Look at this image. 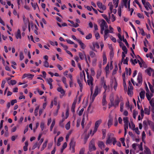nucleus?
I'll list each match as a JSON object with an SVG mask.
<instances>
[{
  "label": "nucleus",
  "instance_id": "nucleus-1",
  "mask_svg": "<svg viewBox=\"0 0 154 154\" xmlns=\"http://www.w3.org/2000/svg\"><path fill=\"white\" fill-rule=\"evenodd\" d=\"M119 0H113V3L111 2L108 5L110 11L108 13L109 18L111 20L112 22H114L116 20V17L114 14H112L111 15V14L112 13L115 14L116 13L117 10L116 8L118 6Z\"/></svg>",
  "mask_w": 154,
  "mask_h": 154
},
{
  "label": "nucleus",
  "instance_id": "nucleus-2",
  "mask_svg": "<svg viewBox=\"0 0 154 154\" xmlns=\"http://www.w3.org/2000/svg\"><path fill=\"white\" fill-rule=\"evenodd\" d=\"M85 74L84 71H83L80 74V79H78L77 82L79 85V86L80 87V90L81 91H82V89L83 88V85L82 82L83 81L86 82V79L85 78Z\"/></svg>",
  "mask_w": 154,
  "mask_h": 154
},
{
  "label": "nucleus",
  "instance_id": "nucleus-3",
  "mask_svg": "<svg viewBox=\"0 0 154 154\" xmlns=\"http://www.w3.org/2000/svg\"><path fill=\"white\" fill-rule=\"evenodd\" d=\"M131 81L134 86L136 85L137 86L140 87L142 84L143 82V79L142 76V74L141 72H139L138 75L137 81L138 83H136L134 82V80L131 79Z\"/></svg>",
  "mask_w": 154,
  "mask_h": 154
},
{
  "label": "nucleus",
  "instance_id": "nucleus-4",
  "mask_svg": "<svg viewBox=\"0 0 154 154\" xmlns=\"http://www.w3.org/2000/svg\"><path fill=\"white\" fill-rule=\"evenodd\" d=\"M112 134H111L108 135V137L107 139L106 142L107 145H111L112 143L113 145H114L117 142L116 139L115 137L112 136Z\"/></svg>",
  "mask_w": 154,
  "mask_h": 154
},
{
  "label": "nucleus",
  "instance_id": "nucleus-5",
  "mask_svg": "<svg viewBox=\"0 0 154 154\" xmlns=\"http://www.w3.org/2000/svg\"><path fill=\"white\" fill-rule=\"evenodd\" d=\"M144 113L145 114L149 115L150 114L149 109L148 108L146 107L144 108V110H143V108H141L140 110L141 116L140 115L138 116V120H140L143 118Z\"/></svg>",
  "mask_w": 154,
  "mask_h": 154
},
{
  "label": "nucleus",
  "instance_id": "nucleus-6",
  "mask_svg": "<svg viewBox=\"0 0 154 154\" xmlns=\"http://www.w3.org/2000/svg\"><path fill=\"white\" fill-rule=\"evenodd\" d=\"M87 76L88 80H87V83L90 86L91 88V94H93V79L92 77L89 76V74L87 72Z\"/></svg>",
  "mask_w": 154,
  "mask_h": 154
},
{
  "label": "nucleus",
  "instance_id": "nucleus-7",
  "mask_svg": "<svg viewBox=\"0 0 154 154\" xmlns=\"http://www.w3.org/2000/svg\"><path fill=\"white\" fill-rule=\"evenodd\" d=\"M153 96L152 93H151L150 95H149L148 93L146 94V96L148 100L149 101V103L152 107V111L154 113V97L151 99Z\"/></svg>",
  "mask_w": 154,
  "mask_h": 154
},
{
  "label": "nucleus",
  "instance_id": "nucleus-8",
  "mask_svg": "<svg viewBox=\"0 0 154 154\" xmlns=\"http://www.w3.org/2000/svg\"><path fill=\"white\" fill-rule=\"evenodd\" d=\"M98 22L100 25V29H108V26L106 22L103 19H99Z\"/></svg>",
  "mask_w": 154,
  "mask_h": 154
},
{
  "label": "nucleus",
  "instance_id": "nucleus-9",
  "mask_svg": "<svg viewBox=\"0 0 154 154\" xmlns=\"http://www.w3.org/2000/svg\"><path fill=\"white\" fill-rule=\"evenodd\" d=\"M118 86V84L116 79H114L110 81V88L111 90L113 88L115 91H116Z\"/></svg>",
  "mask_w": 154,
  "mask_h": 154
},
{
  "label": "nucleus",
  "instance_id": "nucleus-10",
  "mask_svg": "<svg viewBox=\"0 0 154 154\" xmlns=\"http://www.w3.org/2000/svg\"><path fill=\"white\" fill-rule=\"evenodd\" d=\"M89 149L90 151H91L96 149L94 145V140H92L90 142L89 145Z\"/></svg>",
  "mask_w": 154,
  "mask_h": 154
},
{
  "label": "nucleus",
  "instance_id": "nucleus-11",
  "mask_svg": "<svg viewBox=\"0 0 154 154\" xmlns=\"http://www.w3.org/2000/svg\"><path fill=\"white\" fill-rule=\"evenodd\" d=\"M75 142L73 140H72L70 143V149L72 153H73L75 152Z\"/></svg>",
  "mask_w": 154,
  "mask_h": 154
},
{
  "label": "nucleus",
  "instance_id": "nucleus-12",
  "mask_svg": "<svg viewBox=\"0 0 154 154\" xmlns=\"http://www.w3.org/2000/svg\"><path fill=\"white\" fill-rule=\"evenodd\" d=\"M93 46H90V48L93 50L97 52V51L95 50V48L99 49L100 48L99 46L98 43L97 42H93Z\"/></svg>",
  "mask_w": 154,
  "mask_h": 154
},
{
  "label": "nucleus",
  "instance_id": "nucleus-13",
  "mask_svg": "<svg viewBox=\"0 0 154 154\" xmlns=\"http://www.w3.org/2000/svg\"><path fill=\"white\" fill-rule=\"evenodd\" d=\"M146 72L149 76H154V70L151 68H149L146 69Z\"/></svg>",
  "mask_w": 154,
  "mask_h": 154
},
{
  "label": "nucleus",
  "instance_id": "nucleus-14",
  "mask_svg": "<svg viewBox=\"0 0 154 154\" xmlns=\"http://www.w3.org/2000/svg\"><path fill=\"white\" fill-rule=\"evenodd\" d=\"M23 19L25 26L23 27V31H24L27 28L28 23H29V22L28 20L26 19V18L24 16H23Z\"/></svg>",
  "mask_w": 154,
  "mask_h": 154
},
{
  "label": "nucleus",
  "instance_id": "nucleus-15",
  "mask_svg": "<svg viewBox=\"0 0 154 154\" xmlns=\"http://www.w3.org/2000/svg\"><path fill=\"white\" fill-rule=\"evenodd\" d=\"M104 78H103L102 79L101 81L102 82V84H103V88L105 90V91L107 92L109 91L110 90V87L108 86L107 87L105 84V82L104 81Z\"/></svg>",
  "mask_w": 154,
  "mask_h": 154
},
{
  "label": "nucleus",
  "instance_id": "nucleus-16",
  "mask_svg": "<svg viewBox=\"0 0 154 154\" xmlns=\"http://www.w3.org/2000/svg\"><path fill=\"white\" fill-rule=\"evenodd\" d=\"M97 5L98 8L100 9H102L103 10H105L106 9V7L105 5H103L102 3L98 2L97 3Z\"/></svg>",
  "mask_w": 154,
  "mask_h": 154
},
{
  "label": "nucleus",
  "instance_id": "nucleus-17",
  "mask_svg": "<svg viewBox=\"0 0 154 154\" xmlns=\"http://www.w3.org/2000/svg\"><path fill=\"white\" fill-rule=\"evenodd\" d=\"M57 91L59 92H60V93L62 94L60 96V97L61 98L65 94V91L61 87H59L57 88Z\"/></svg>",
  "mask_w": 154,
  "mask_h": 154
},
{
  "label": "nucleus",
  "instance_id": "nucleus-18",
  "mask_svg": "<svg viewBox=\"0 0 154 154\" xmlns=\"http://www.w3.org/2000/svg\"><path fill=\"white\" fill-rule=\"evenodd\" d=\"M109 29H106L104 31V34H103V37L104 39L106 40V39L109 36Z\"/></svg>",
  "mask_w": 154,
  "mask_h": 154
},
{
  "label": "nucleus",
  "instance_id": "nucleus-19",
  "mask_svg": "<svg viewBox=\"0 0 154 154\" xmlns=\"http://www.w3.org/2000/svg\"><path fill=\"white\" fill-rule=\"evenodd\" d=\"M34 76V75L30 74H25L23 77L22 79H24L27 78V79H32Z\"/></svg>",
  "mask_w": 154,
  "mask_h": 154
},
{
  "label": "nucleus",
  "instance_id": "nucleus-20",
  "mask_svg": "<svg viewBox=\"0 0 154 154\" xmlns=\"http://www.w3.org/2000/svg\"><path fill=\"white\" fill-rule=\"evenodd\" d=\"M123 2L126 8H128V9H130V0H123Z\"/></svg>",
  "mask_w": 154,
  "mask_h": 154
},
{
  "label": "nucleus",
  "instance_id": "nucleus-21",
  "mask_svg": "<svg viewBox=\"0 0 154 154\" xmlns=\"http://www.w3.org/2000/svg\"><path fill=\"white\" fill-rule=\"evenodd\" d=\"M100 92V89L99 88L98 86H96L95 87L94 92L93 94L97 96Z\"/></svg>",
  "mask_w": 154,
  "mask_h": 154
},
{
  "label": "nucleus",
  "instance_id": "nucleus-22",
  "mask_svg": "<svg viewBox=\"0 0 154 154\" xmlns=\"http://www.w3.org/2000/svg\"><path fill=\"white\" fill-rule=\"evenodd\" d=\"M123 121L124 123V126L128 127V118L127 117H125L123 118Z\"/></svg>",
  "mask_w": 154,
  "mask_h": 154
},
{
  "label": "nucleus",
  "instance_id": "nucleus-23",
  "mask_svg": "<svg viewBox=\"0 0 154 154\" xmlns=\"http://www.w3.org/2000/svg\"><path fill=\"white\" fill-rule=\"evenodd\" d=\"M98 145L101 149H103L105 148V145L102 141H99L98 143Z\"/></svg>",
  "mask_w": 154,
  "mask_h": 154
},
{
  "label": "nucleus",
  "instance_id": "nucleus-24",
  "mask_svg": "<svg viewBox=\"0 0 154 154\" xmlns=\"http://www.w3.org/2000/svg\"><path fill=\"white\" fill-rule=\"evenodd\" d=\"M122 78L123 79V85L125 90H127V86L125 83V74L124 73L123 74Z\"/></svg>",
  "mask_w": 154,
  "mask_h": 154
},
{
  "label": "nucleus",
  "instance_id": "nucleus-25",
  "mask_svg": "<svg viewBox=\"0 0 154 154\" xmlns=\"http://www.w3.org/2000/svg\"><path fill=\"white\" fill-rule=\"evenodd\" d=\"M112 121H113V119L111 117V116H109V119L108 121V128H109L110 127L111 125L112 124Z\"/></svg>",
  "mask_w": 154,
  "mask_h": 154
},
{
  "label": "nucleus",
  "instance_id": "nucleus-26",
  "mask_svg": "<svg viewBox=\"0 0 154 154\" xmlns=\"http://www.w3.org/2000/svg\"><path fill=\"white\" fill-rule=\"evenodd\" d=\"M78 43L79 44L82 49H85L86 47V45L82 42L81 40L78 41Z\"/></svg>",
  "mask_w": 154,
  "mask_h": 154
},
{
  "label": "nucleus",
  "instance_id": "nucleus-27",
  "mask_svg": "<svg viewBox=\"0 0 154 154\" xmlns=\"http://www.w3.org/2000/svg\"><path fill=\"white\" fill-rule=\"evenodd\" d=\"M102 122V120L100 119L96 121L95 123L94 127L98 128Z\"/></svg>",
  "mask_w": 154,
  "mask_h": 154
},
{
  "label": "nucleus",
  "instance_id": "nucleus-28",
  "mask_svg": "<svg viewBox=\"0 0 154 154\" xmlns=\"http://www.w3.org/2000/svg\"><path fill=\"white\" fill-rule=\"evenodd\" d=\"M61 80L63 82V83L64 84L66 88H67L68 87V85L66 83V78L64 77H63L62 78Z\"/></svg>",
  "mask_w": 154,
  "mask_h": 154
},
{
  "label": "nucleus",
  "instance_id": "nucleus-29",
  "mask_svg": "<svg viewBox=\"0 0 154 154\" xmlns=\"http://www.w3.org/2000/svg\"><path fill=\"white\" fill-rule=\"evenodd\" d=\"M145 92L144 90H142L140 93V97L141 100L143 99L145 97Z\"/></svg>",
  "mask_w": 154,
  "mask_h": 154
},
{
  "label": "nucleus",
  "instance_id": "nucleus-30",
  "mask_svg": "<svg viewBox=\"0 0 154 154\" xmlns=\"http://www.w3.org/2000/svg\"><path fill=\"white\" fill-rule=\"evenodd\" d=\"M103 65H105V64H106V63L107 62V58H106V55L104 52H103Z\"/></svg>",
  "mask_w": 154,
  "mask_h": 154
},
{
  "label": "nucleus",
  "instance_id": "nucleus-31",
  "mask_svg": "<svg viewBox=\"0 0 154 154\" xmlns=\"http://www.w3.org/2000/svg\"><path fill=\"white\" fill-rule=\"evenodd\" d=\"M102 17L106 20L108 23L110 24L111 23V21L109 20V18H108L107 16L105 14H102Z\"/></svg>",
  "mask_w": 154,
  "mask_h": 154
},
{
  "label": "nucleus",
  "instance_id": "nucleus-32",
  "mask_svg": "<svg viewBox=\"0 0 154 154\" xmlns=\"http://www.w3.org/2000/svg\"><path fill=\"white\" fill-rule=\"evenodd\" d=\"M97 129L98 128L94 127L93 130H91L90 132V134H91L92 136H93L97 131Z\"/></svg>",
  "mask_w": 154,
  "mask_h": 154
},
{
  "label": "nucleus",
  "instance_id": "nucleus-33",
  "mask_svg": "<svg viewBox=\"0 0 154 154\" xmlns=\"http://www.w3.org/2000/svg\"><path fill=\"white\" fill-rule=\"evenodd\" d=\"M48 142V140H46L42 144V146L41 148V151H42L46 147Z\"/></svg>",
  "mask_w": 154,
  "mask_h": 154
},
{
  "label": "nucleus",
  "instance_id": "nucleus-34",
  "mask_svg": "<svg viewBox=\"0 0 154 154\" xmlns=\"http://www.w3.org/2000/svg\"><path fill=\"white\" fill-rule=\"evenodd\" d=\"M76 103V101H74L72 106L71 111L72 112H75V105Z\"/></svg>",
  "mask_w": 154,
  "mask_h": 154
},
{
  "label": "nucleus",
  "instance_id": "nucleus-35",
  "mask_svg": "<svg viewBox=\"0 0 154 154\" xmlns=\"http://www.w3.org/2000/svg\"><path fill=\"white\" fill-rule=\"evenodd\" d=\"M120 100L119 99L116 100L114 103L112 105V106H114L115 107H116L118 106Z\"/></svg>",
  "mask_w": 154,
  "mask_h": 154
},
{
  "label": "nucleus",
  "instance_id": "nucleus-36",
  "mask_svg": "<svg viewBox=\"0 0 154 154\" xmlns=\"http://www.w3.org/2000/svg\"><path fill=\"white\" fill-rule=\"evenodd\" d=\"M64 114L63 113L62 114V117L63 118L59 122V125L61 126V127H63V122L65 120V118H64Z\"/></svg>",
  "mask_w": 154,
  "mask_h": 154
},
{
  "label": "nucleus",
  "instance_id": "nucleus-37",
  "mask_svg": "<svg viewBox=\"0 0 154 154\" xmlns=\"http://www.w3.org/2000/svg\"><path fill=\"white\" fill-rule=\"evenodd\" d=\"M151 122L148 120H145L143 122V126H147L148 125L150 124Z\"/></svg>",
  "mask_w": 154,
  "mask_h": 154
},
{
  "label": "nucleus",
  "instance_id": "nucleus-38",
  "mask_svg": "<svg viewBox=\"0 0 154 154\" xmlns=\"http://www.w3.org/2000/svg\"><path fill=\"white\" fill-rule=\"evenodd\" d=\"M35 105H37V106L35 110L34 114L35 116H37L38 115V112L39 109V105H38L37 104H36Z\"/></svg>",
  "mask_w": 154,
  "mask_h": 154
},
{
  "label": "nucleus",
  "instance_id": "nucleus-39",
  "mask_svg": "<svg viewBox=\"0 0 154 154\" xmlns=\"http://www.w3.org/2000/svg\"><path fill=\"white\" fill-rule=\"evenodd\" d=\"M55 119H53L52 121V123L50 126V130L51 131H52L53 128L55 124Z\"/></svg>",
  "mask_w": 154,
  "mask_h": 154
},
{
  "label": "nucleus",
  "instance_id": "nucleus-40",
  "mask_svg": "<svg viewBox=\"0 0 154 154\" xmlns=\"http://www.w3.org/2000/svg\"><path fill=\"white\" fill-rule=\"evenodd\" d=\"M106 96L105 95H104L103 96V99H102V104L103 105V106L105 105L107 103V102L106 101Z\"/></svg>",
  "mask_w": 154,
  "mask_h": 154
},
{
  "label": "nucleus",
  "instance_id": "nucleus-41",
  "mask_svg": "<svg viewBox=\"0 0 154 154\" xmlns=\"http://www.w3.org/2000/svg\"><path fill=\"white\" fill-rule=\"evenodd\" d=\"M144 152L145 154H151L150 150L147 147H145Z\"/></svg>",
  "mask_w": 154,
  "mask_h": 154
},
{
  "label": "nucleus",
  "instance_id": "nucleus-42",
  "mask_svg": "<svg viewBox=\"0 0 154 154\" xmlns=\"http://www.w3.org/2000/svg\"><path fill=\"white\" fill-rule=\"evenodd\" d=\"M129 127L130 128L133 130L135 128V125L132 122H131L129 124Z\"/></svg>",
  "mask_w": 154,
  "mask_h": 154
},
{
  "label": "nucleus",
  "instance_id": "nucleus-43",
  "mask_svg": "<svg viewBox=\"0 0 154 154\" xmlns=\"http://www.w3.org/2000/svg\"><path fill=\"white\" fill-rule=\"evenodd\" d=\"M102 73V70L101 69H99L97 71V77L99 78L101 76Z\"/></svg>",
  "mask_w": 154,
  "mask_h": 154
},
{
  "label": "nucleus",
  "instance_id": "nucleus-44",
  "mask_svg": "<svg viewBox=\"0 0 154 154\" xmlns=\"http://www.w3.org/2000/svg\"><path fill=\"white\" fill-rule=\"evenodd\" d=\"M72 132V130H70L69 131V132L68 133V134L66 135V141L67 142L68 141L69 138V136L71 134Z\"/></svg>",
  "mask_w": 154,
  "mask_h": 154
},
{
  "label": "nucleus",
  "instance_id": "nucleus-45",
  "mask_svg": "<svg viewBox=\"0 0 154 154\" xmlns=\"http://www.w3.org/2000/svg\"><path fill=\"white\" fill-rule=\"evenodd\" d=\"M127 75H130L131 73V69L130 68L128 69L127 68L125 69Z\"/></svg>",
  "mask_w": 154,
  "mask_h": 154
},
{
  "label": "nucleus",
  "instance_id": "nucleus-46",
  "mask_svg": "<svg viewBox=\"0 0 154 154\" xmlns=\"http://www.w3.org/2000/svg\"><path fill=\"white\" fill-rule=\"evenodd\" d=\"M47 83L49 85L52 84V82L53 81V80L51 78L47 79H46Z\"/></svg>",
  "mask_w": 154,
  "mask_h": 154
},
{
  "label": "nucleus",
  "instance_id": "nucleus-47",
  "mask_svg": "<svg viewBox=\"0 0 154 154\" xmlns=\"http://www.w3.org/2000/svg\"><path fill=\"white\" fill-rule=\"evenodd\" d=\"M109 64H108L105 68V70H106V75H107L109 73Z\"/></svg>",
  "mask_w": 154,
  "mask_h": 154
},
{
  "label": "nucleus",
  "instance_id": "nucleus-48",
  "mask_svg": "<svg viewBox=\"0 0 154 154\" xmlns=\"http://www.w3.org/2000/svg\"><path fill=\"white\" fill-rule=\"evenodd\" d=\"M44 141V139L43 138H41V140L39 141L38 142H37V146H38V148L39 149L40 145H41L42 143Z\"/></svg>",
  "mask_w": 154,
  "mask_h": 154
},
{
  "label": "nucleus",
  "instance_id": "nucleus-49",
  "mask_svg": "<svg viewBox=\"0 0 154 154\" xmlns=\"http://www.w3.org/2000/svg\"><path fill=\"white\" fill-rule=\"evenodd\" d=\"M44 141V139L43 138H41V140L39 141L38 142H37V146H38V148L39 149L40 145H41L42 143Z\"/></svg>",
  "mask_w": 154,
  "mask_h": 154
},
{
  "label": "nucleus",
  "instance_id": "nucleus-50",
  "mask_svg": "<svg viewBox=\"0 0 154 154\" xmlns=\"http://www.w3.org/2000/svg\"><path fill=\"white\" fill-rule=\"evenodd\" d=\"M79 56L81 60H83L85 57V54H83L81 52L79 53Z\"/></svg>",
  "mask_w": 154,
  "mask_h": 154
},
{
  "label": "nucleus",
  "instance_id": "nucleus-51",
  "mask_svg": "<svg viewBox=\"0 0 154 154\" xmlns=\"http://www.w3.org/2000/svg\"><path fill=\"white\" fill-rule=\"evenodd\" d=\"M89 54L91 57H96V54L92 51L90 52Z\"/></svg>",
  "mask_w": 154,
  "mask_h": 154
},
{
  "label": "nucleus",
  "instance_id": "nucleus-52",
  "mask_svg": "<svg viewBox=\"0 0 154 154\" xmlns=\"http://www.w3.org/2000/svg\"><path fill=\"white\" fill-rule=\"evenodd\" d=\"M67 146V144L66 143V142L64 143H63V146H62V148L61 149V153H62L63 152V150Z\"/></svg>",
  "mask_w": 154,
  "mask_h": 154
},
{
  "label": "nucleus",
  "instance_id": "nucleus-53",
  "mask_svg": "<svg viewBox=\"0 0 154 154\" xmlns=\"http://www.w3.org/2000/svg\"><path fill=\"white\" fill-rule=\"evenodd\" d=\"M31 4L34 10H35L37 7H38L36 3L31 2Z\"/></svg>",
  "mask_w": 154,
  "mask_h": 154
},
{
  "label": "nucleus",
  "instance_id": "nucleus-54",
  "mask_svg": "<svg viewBox=\"0 0 154 154\" xmlns=\"http://www.w3.org/2000/svg\"><path fill=\"white\" fill-rule=\"evenodd\" d=\"M138 114V112L137 111L135 110H134L133 112V117L134 119H135L136 118Z\"/></svg>",
  "mask_w": 154,
  "mask_h": 154
},
{
  "label": "nucleus",
  "instance_id": "nucleus-55",
  "mask_svg": "<svg viewBox=\"0 0 154 154\" xmlns=\"http://www.w3.org/2000/svg\"><path fill=\"white\" fill-rule=\"evenodd\" d=\"M122 49L123 51V52H124L125 54H126L127 53V49L126 47V46L125 45H123L122 47Z\"/></svg>",
  "mask_w": 154,
  "mask_h": 154
},
{
  "label": "nucleus",
  "instance_id": "nucleus-56",
  "mask_svg": "<svg viewBox=\"0 0 154 154\" xmlns=\"http://www.w3.org/2000/svg\"><path fill=\"white\" fill-rule=\"evenodd\" d=\"M97 60V57H96L93 59L92 61V64L93 66H95L96 65Z\"/></svg>",
  "mask_w": 154,
  "mask_h": 154
},
{
  "label": "nucleus",
  "instance_id": "nucleus-57",
  "mask_svg": "<svg viewBox=\"0 0 154 154\" xmlns=\"http://www.w3.org/2000/svg\"><path fill=\"white\" fill-rule=\"evenodd\" d=\"M70 127V122L69 121L66 125L65 128L66 130H68L69 129Z\"/></svg>",
  "mask_w": 154,
  "mask_h": 154
},
{
  "label": "nucleus",
  "instance_id": "nucleus-58",
  "mask_svg": "<svg viewBox=\"0 0 154 154\" xmlns=\"http://www.w3.org/2000/svg\"><path fill=\"white\" fill-rule=\"evenodd\" d=\"M43 63L44 64V66L45 67H48L49 66V63L47 61L45 60Z\"/></svg>",
  "mask_w": 154,
  "mask_h": 154
},
{
  "label": "nucleus",
  "instance_id": "nucleus-59",
  "mask_svg": "<svg viewBox=\"0 0 154 154\" xmlns=\"http://www.w3.org/2000/svg\"><path fill=\"white\" fill-rule=\"evenodd\" d=\"M109 32L110 33H113L114 32V29L112 27V26L110 25L109 26Z\"/></svg>",
  "mask_w": 154,
  "mask_h": 154
},
{
  "label": "nucleus",
  "instance_id": "nucleus-60",
  "mask_svg": "<svg viewBox=\"0 0 154 154\" xmlns=\"http://www.w3.org/2000/svg\"><path fill=\"white\" fill-rule=\"evenodd\" d=\"M40 127L41 128L42 131H43L45 128V123L44 122H42L41 123Z\"/></svg>",
  "mask_w": 154,
  "mask_h": 154
},
{
  "label": "nucleus",
  "instance_id": "nucleus-61",
  "mask_svg": "<svg viewBox=\"0 0 154 154\" xmlns=\"http://www.w3.org/2000/svg\"><path fill=\"white\" fill-rule=\"evenodd\" d=\"M82 137L85 140H87L88 138L89 137L87 135L86 133L84 132L82 136Z\"/></svg>",
  "mask_w": 154,
  "mask_h": 154
},
{
  "label": "nucleus",
  "instance_id": "nucleus-62",
  "mask_svg": "<svg viewBox=\"0 0 154 154\" xmlns=\"http://www.w3.org/2000/svg\"><path fill=\"white\" fill-rule=\"evenodd\" d=\"M102 132L103 134V136L102 137V139H104L106 136V130L105 129H103L102 130Z\"/></svg>",
  "mask_w": 154,
  "mask_h": 154
},
{
  "label": "nucleus",
  "instance_id": "nucleus-63",
  "mask_svg": "<svg viewBox=\"0 0 154 154\" xmlns=\"http://www.w3.org/2000/svg\"><path fill=\"white\" fill-rule=\"evenodd\" d=\"M20 60H22L24 58V56L22 52H20Z\"/></svg>",
  "mask_w": 154,
  "mask_h": 154
},
{
  "label": "nucleus",
  "instance_id": "nucleus-64",
  "mask_svg": "<svg viewBox=\"0 0 154 154\" xmlns=\"http://www.w3.org/2000/svg\"><path fill=\"white\" fill-rule=\"evenodd\" d=\"M85 149L84 148H82L79 151V154H84Z\"/></svg>",
  "mask_w": 154,
  "mask_h": 154
}]
</instances>
